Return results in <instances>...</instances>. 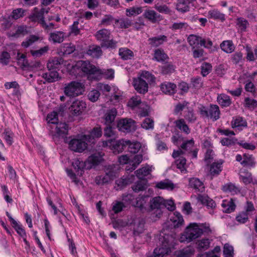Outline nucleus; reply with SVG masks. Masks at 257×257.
I'll return each instance as SVG.
<instances>
[{"label":"nucleus","mask_w":257,"mask_h":257,"mask_svg":"<svg viewBox=\"0 0 257 257\" xmlns=\"http://www.w3.org/2000/svg\"><path fill=\"white\" fill-rule=\"evenodd\" d=\"M143 15L145 18L153 23L162 19L161 16L154 10H147L145 12Z\"/></svg>","instance_id":"obj_26"},{"label":"nucleus","mask_w":257,"mask_h":257,"mask_svg":"<svg viewBox=\"0 0 257 257\" xmlns=\"http://www.w3.org/2000/svg\"><path fill=\"white\" fill-rule=\"evenodd\" d=\"M175 236L174 235L165 234L161 240L162 244L160 247L156 248L153 252L156 257H164L171 251V248L174 247L175 242Z\"/></svg>","instance_id":"obj_3"},{"label":"nucleus","mask_w":257,"mask_h":257,"mask_svg":"<svg viewBox=\"0 0 257 257\" xmlns=\"http://www.w3.org/2000/svg\"><path fill=\"white\" fill-rule=\"evenodd\" d=\"M167 40V37L165 35H160L150 38L148 41L152 47H157L163 44Z\"/></svg>","instance_id":"obj_32"},{"label":"nucleus","mask_w":257,"mask_h":257,"mask_svg":"<svg viewBox=\"0 0 257 257\" xmlns=\"http://www.w3.org/2000/svg\"><path fill=\"white\" fill-rule=\"evenodd\" d=\"M197 244L199 249L206 250L209 247L210 241L208 239L204 238L198 240Z\"/></svg>","instance_id":"obj_64"},{"label":"nucleus","mask_w":257,"mask_h":257,"mask_svg":"<svg viewBox=\"0 0 257 257\" xmlns=\"http://www.w3.org/2000/svg\"><path fill=\"white\" fill-rule=\"evenodd\" d=\"M239 178L240 180L245 184H249L252 181L251 173L245 169L241 170L240 171Z\"/></svg>","instance_id":"obj_42"},{"label":"nucleus","mask_w":257,"mask_h":257,"mask_svg":"<svg viewBox=\"0 0 257 257\" xmlns=\"http://www.w3.org/2000/svg\"><path fill=\"white\" fill-rule=\"evenodd\" d=\"M131 181L130 179L127 178H121L117 179L115 181V184L117 185L116 189H121L128 184L131 183Z\"/></svg>","instance_id":"obj_58"},{"label":"nucleus","mask_w":257,"mask_h":257,"mask_svg":"<svg viewBox=\"0 0 257 257\" xmlns=\"http://www.w3.org/2000/svg\"><path fill=\"white\" fill-rule=\"evenodd\" d=\"M156 187L160 189L172 191L176 187V185L174 184L172 181L169 179H165L157 182L156 183Z\"/></svg>","instance_id":"obj_18"},{"label":"nucleus","mask_w":257,"mask_h":257,"mask_svg":"<svg viewBox=\"0 0 257 257\" xmlns=\"http://www.w3.org/2000/svg\"><path fill=\"white\" fill-rule=\"evenodd\" d=\"M86 107V104L85 102L77 99L72 102L69 109L73 114L79 115L84 111Z\"/></svg>","instance_id":"obj_13"},{"label":"nucleus","mask_w":257,"mask_h":257,"mask_svg":"<svg viewBox=\"0 0 257 257\" xmlns=\"http://www.w3.org/2000/svg\"><path fill=\"white\" fill-rule=\"evenodd\" d=\"M17 57L18 63L21 64L22 66L27 67L30 65L29 63L26 58V55L25 54L18 52Z\"/></svg>","instance_id":"obj_61"},{"label":"nucleus","mask_w":257,"mask_h":257,"mask_svg":"<svg viewBox=\"0 0 257 257\" xmlns=\"http://www.w3.org/2000/svg\"><path fill=\"white\" fill-rule=\"evenodd\" d=\"M138 78L144 79L148 82H153L155 80V77L150 72L147 71H142Z\"/></svg>","instance_id":"obj_60"},{"label":"nucleus","mask_w":257,"mask_h":257,"mask_svg":"<svg viewBox=\"0 0 257 257\" xmlns=\"http://www.w3.org/2000/svg\"><path fill=\"white\" fill-rule=\"evenodd\" d=\"M119 55L123 60H128L131 59L134 53L131 49H119Z\"/></svg>","instance_id":"obj_57"},{"label":"nucleus","mask_w":257,"mask_h":257,"mask_svg":"<svg viewBox=\"0 0 257 257\" xmlns=\"http://www.w3.org/2000/svg\"><path fill=\"white\" fill-rule=\"evenodd\" d=\"M194 147V141L193 139L184 141L181 145V149L187 152L191 151Z\"/></svg>","instance_id":"obj_53"},{"label":"nucleus","mask_w":257,"mask_h":257,"mask_svg":"<svg viewBox=\"0 0 257 257\" xmlns=\"http://www.w3.org/2000/svg\"><path fill=\"white\" fill-rule=\"evenodd\" d=\"M125 142H128L125 144V147L128 146V151L131 153H138L141 147V144L138 142H131L129 140H125Z\"/></svg>","instance_id":"obj_45"},{"label":"nucleus","mask_w":257,"mask_h":257,"mask_svg":"<svg viewBox=\"0 0 257 257\" xmlns=\"http://www.w3.org/2000/svg\"><path fill=\"white\" fill-rule=\"evenodd\" d=\"M236 25L238 30L241 32H245L249 24L247 20L242 17L237 18L236 20Z\"/></svg>","instance_id":"obj_40"},{"label":"nucleus","mask_w":257,"mask_h":257,"mask_svg":"<svg viewBox=\"0 0 257 257\" xmlns=\"http://www.w3.org/2000/svg\"><path fill=\"white\" fill-rule=\"evenodd\" d=\"M153 169H154V168L153 166L146 164L143 167L137 170L135 172V174L138 178L143 179L146 176L150 174Z\"/></svg>","instance_id":"obj_22"},{"label":"nucleus","mask_w":257,"mask_h":257,"mask_svg":"<svg viewBox=\"0 0 257 257\" xmlns=\"http://www.w3.org/2000/svg\"><path fill=\"white\" fill-rule=\"evenodd\" d=\"M168 59V55L161 49H156L154 53V59L158 62H163Z\"/></svg>","instance_id":"obj_51"},{"label":"nucleus","mask_w":257,"mask_h":257,"mask_svg":"<svg viewBox=\"0 0 257 257\" xmlns=\"http://www.w3.org/2000/svg\"><path fill=\"white\" fill-rule=\"evenodd\" d=\"M189 185L191 187L202 192L204 191V183L197 178H193L189 180Z\"/></svg>","instance_id":"obj_33"},{"label":"nucleus","mask_w":257,"mask_h":257,"mask_svg":"<svg viewBox=\"0 0 257 257\" xmlns=\"http://www.w3.org/2000/svg\"><path fill=\"white\" fill-rule=\"evenodd\" d=\"M197 200L202 204L204 205L208 208H214L216 207L215 201L206 195H199L197 197Z\"/></svg>","instance_id":"obj_23"},{"label":"nucleus","mask_w":257,"mask_h":257,"mask_svg":"<svg viewBox=\"0 0 257 257\" xmlns=\"http://www.w3.org/2000/svg\"><path fill=\"white\" fill-rule=\"evenodd\" d=\"M149 196H139L136 198V204H134L135 207L143 209L148 200Z\"/></svg>","instance_id":"obj_56"},{"label":"nucleus","mask_w":257,"mask_h":257,"mask_svg":"<svg viewBox=\"0 0 257 257\" xmlns=\"http://www.w3.org/2000/svg\"><path fill=\"white\" fill-rule=\"evenodd\" d=\"M77 69L82 74L86 75L89 80H96L98 68L92 64L88 61H78L74 67Z\"/></svg>","instance_id":"obj_2"},{"label":"nucleus","mask_w":257,"mask_h":257,"mask_svg":"<svg viewBox=\"0 0 257 257\" xmlns=\"http://www.w3.org/2000/svg\"><path fill=\"white\" fill-rule=\"evenodd\" d=\"M211 232L208 223H191L181 234L179 241L181 242L189 243L200 237L203 233Z\"/></svg>","instance_id":"obj_1"},{"label":"nucleus","mask_w":257,"mask_h":257,"mask_svg":"<svg viewBox=\"0 0 257 257\" xmlns=\"http://www.w3.org/2000/svg\"><path fill=\"white\" fill-rule=\"evenodd\" d=\"M117 127L120 132L130 133L136 130V121L131 118H121L117 121Z\"/></svg>","instance_id":"obj_10"},{"label":"nucleus","mask_w":257,"mask_h":257,"mask_svg":"<svg viewBox=\"0 0 257 257\" xmlns=\"http://www.w3.org/2000/svg\"><path fill=\"white\" fill-rule=\"evenodd\" d=\"M62 59L58 58H53L50 59L47 63V68L49 70H54L59 68L62 65Z\"/></svg>","instance_id":"obj_38"},{"label":"nucleus","mask_w":257,"mask_h":257,"mask_svg":"<svg viewBox=\"0 0 257 257\" xmlns=\"http://www.w3.org/2000/svg\"><path fill=\"white\" fill-rule=\"evenodd\" d=\"M4 139L6 142L7 144L9 145H11L13 143V138L14 136V133L12 131L9 129L6 128L3 133Z\"/></svg>","instance_id":"obj_50"},{"label":"nucleus","mask_w":257,"mask_h":257,"mask_svg":"<svg viewBox=\"0 0 257 257\" xmlns=\"http://www.w3.org/2000/svg\"><path fill=\"white\" fill-rule=\"evenodd\" d=\"M142 161L143 156L142 155H136L134 157L133 160H132V166L131 168L127 169V170H130L131 171H132L133 170H135V169L142 162Z\"/></svg>","instance_id":"obj_62"},{"label":"nucleus","mask_w":257,"mask_h":257,"mask_svg":"<svg viewBox=\"0 0 257 257\" xmlns=\"http://www.w3.org/2000/svg\"><path fill=\"white\" fill-rule=\"evenodd\" d=\"M190 5L185 0H178L176 4V10L181 13H185L189 11Z\"/></svg>","instance_id":"obj_49"},{"label":"nucleus","mask_w":257,"mask_h":257,"mask_svg":"<svg viewBox=\"0 0 257 257\" xmlns=\"http://www.w3.org/2000/svg\"><path fill=\"white\" fill-rule=\"evenodd\" d=\"M133 85L135 89L140 93H145L148 91V84L144 79L137 78L133 80Z\"/></svg>","instance_id":"obj_16"},{"label":"nucleus","mask_w":257,"mask_h":257,"mask_svg":"<svg viewBox=\"0 0 257 257\" xmlns=\"http://www.w3.org/2000/svg\"><path fill=\"white\" fill-rule=\"evenodd\" d=\"M217 100L219 104L223 107L228 106L231 103L230 97L225 94H220L218 95Z\"/></svg>","instance_id":"obj_44"},{"label":"nucleus","mask_w":257,"mask_h":257,"mask_svg":"<svg viewBox=\"0 0 257 257\" xmlns=\"http://www.w3.org/2000/svg\"><path fill=\"white\" fill-rule=\"evenodd\" d=\"M117 114V111L115 108H112L108 110L104 115L105 123L110 125L113 122Z\"/></svg>","instance_id":"obj_41"},{"label":"nucleus","mask_w":257,"mask_h":257,"mask_svg":"<svg viewBox=\"0 0 257 257\" xmlns=\"http://www.w3.org/2000/svg\"><path fill=\"white\" fill-rule=\"evenodd\" d=\"M102 135V131L100 127H94L89 135H86L89 138L88 142L90 145L94 144L95 139L100 138Z\"/></svg>","instance_id":"obj_31"},{"label":"nucleus","mask_w":257,"mask_h":257,"mask_svg":"<svg viewBox=\"0 0 257 257\" xmlns=\"http://www.w3.org/2000/svg\"><path fill=\"white\" fill-rule=\"evenodd\" d=\"M212 66L209 63H203L201 67V74L203 76H207L212 70Z\"/></svg>","instance_id":"obj_63"},{"label":"nucleus","mask_w":257,"mask_h":257,"mask_svg":"<svg viewBox=\"0 0 257 257\" xmlns=\"http://www.w3.org/2000/svg\"><path fill=\"white\" fill-rule=\"evenodd\" d=\"M143 12L141 7H132L126 10V15L127 17L136 16Z\"/></svg>","instance_id":"obj_59"},{"label":"nucleus","mask_w":257,"mask_h":257,"mask_svg":"<svg viewBox=\"0 0 257 257\" xmlns=\"http://www.w3.org/2000/svg\"><path fill=\"white\" fill-rule=\"evenodd\" d=\"M89 138L86 135L78 136L72 139L69 143L70 149L75 152L81 153L87 148Z\"/></svg>","instance_id":"obj_6"},{"label":"nucleus","mask_w":257,"mask_h":257,"mask_svg":"<svg viewBox=\"0 0 257 257\" xmlns=\"http://www.w3.org/2000/svg\"><path fill=\"white\" fill-rule=\"evenodd\" d=\"M41 40V38L39 36L31 35L27 37L25 40L22 42V46L25 48H28Z\"/></svg>","instance_id":"obj_28"},{"label":"nucleus","mask_w":257,"mask_h":257,"mask_svg":"<svg viewBox=\"0 0 257 257\" xmlns=\"http://www.w3.org/2000/svg\"><path fill=\"white\" fill-rule=\"evenodd\" d=\"M64 33L62 31H55L50 34L49 40L54 43H61L64 40Z\"/></svg>","instance_id":"obj_34"},{"label":"nucleus","mask_w":257,"mask_h":257,"mask_svg":"<svg viewBox=\"0 0 257 257\" xmlns=\"http://www.w3.org/2000/svg\"><path fill=\"white\" fill-rule=\"evenodd\" d=\"M244 106L251 110L257 111V101L255 99L246 97L244 99Z\"/></svg>","instance_id":"obj_52"},{"label":"nucleus","mask_w":257,"mask_h":257,"mask_svg":"<svg viewBox=\"0 0 257 257\" xmlns=\"http://www.w3.org/2000/svg\"><path fill=\"white\" fill-rule=\"evenodd\" d=\"M176 85L174 83L164 82L160 85L161 90L164 93L169 95L174 94L176 91Z\"/></svg>","instance_id":"obj_21"},{"label":"nucleus","mask_w":257,"mask_h":257,"mask_svg":"<svg viewBox=\"0 0 257 257\" xmlns=\"http://www.w3.org/2000/svg\"><path fill=\"white\" fill-rule=\"evenodd\" d=\"M114 70L112 69H101L98 68L97 76L95 77L96 78V80H99L103 77L106 79H111L114 77Z\"/></svg>","instance_id":"obj_24"},{"label":"nucleus","mask_w":257,"mask_h":257,"mask_svg":"<svg viewBox=\"0 0 257 257\" xmlns=\"http://www.w3.org/2000/svg\"><path fill=\"white\" fill-rule=\"evenodd\" d=\"M183 152L182 150L174 151L173 153L172 156L176 159L175 163L178 169H179L182 173H186V160L182 156Z\"/></svg>","instance_id":"obj_12"},{"label":"nucleus","mask_w":257,"mask_h":257,"mask_svg":"<svg viewBox=\"0 0 257 257\" xmlns=\"http://www.w3.org/2000/svg\"><path fill=\"white\" fill-rule=\"evenodd\" d=\"M127 142L123 139L119 140L110 139L105 141H102L101 142V147L102 148H108L114 154H117L122 152L125 147V144Z\"/></svg>","instance_id":"obj_7"},{"label":"nucleus","mask_w":257,"mask_h":257,"mask_svg":"<svg viewBox=\"0 0 257 257\" xmlns=\"http://www.w3.org/2000/svg\"><path fill=\"white\" fill-rule=\"evenodd\" d=\"M222 170V162H214L209 166L208 175L212 178L218 176Z\"/></svg>","instance_id":"obj_20"},{"label":"nucleus","mask_w":257,"mask_h":257,"mask_svg":"<svg viewBox=\"0 0 257 257\" xmlns=\"http://www.w3.org/2000/svg\"><path fill=\"white\" fill-rule=\"evenodd\" d=\"M148 187L147 181L145 179H141L135 183L132 187L133 190L136 192H138L141 191H143L147 189Z\"/></svg>","instance_id":"obj_47"},{"label":"nucleus","mask_w":257,"mask_h":257,"mask_svg":"<svg viewBox=\"0 0 257 257\" xmlns=\"http://www.w3.org/2000/svg\"><path fill=\"white\" fill-rule=\"evenodd\" d=\"M45 12L47 13L48 11H45L44 8H42L40 10H39L38 8H35L34 9V13L30 18L32 21L38 22L41 24L42 26H44V25H46L44 17Z\"/></svg>","instance_id":"obj_14"},{"label":"nucleus","mask_w":257,"mask_h":257,"mask_svg":"<svg viewBox=\"0 0 257 257\" xmlns=\"http://www.w3.org/2000/svg\"><path fill=\"white\" fill-rule=\"evenodd\" d=\"M232 128H236L239 131H241L247 126V123L245 119L240 116H235L232 118L231 121Z\"/></svg>","instance_id":"obj_17"},{"label":"nucleus","mask_w":257,"mask_h":257,"mask_svg":"<svg viewBox=\"0 0 257 257\" xmlns=\"http://www.w3.org/2000/svg\"><path fill=\"white\" fill-rule=\"evenodd\" d=\"M42 77L48 82L58 81L59 78L58 73L55 70H49L48 72L43 74Z\"/></svg>","instance_id":"obj_35"},{"label":"nucleus","mask_w":257,"mask_h":257,"mask_svg":"<svg viewBox=\"0 0 257 257\" xmlns=\"http://www.w3.org/2000/svg\"><path fill=\"white\" fill-rule=\"evenodd\" d=\"M255 162L251 155L244 154L243 156V160L241 165L244 167H254Z\"/></svg>","instance_id":"obj_46"},{"label":"nucleus","mask_w":257,"mask_h":257,"mask_svg":"<svg viewBox=\"0 0 257 257\" xmlns=\"http://www.w3.org/2000/svg\"><path fill=\"white\" fill-rule=\"evenodd\" d=\"M174 123L176 127L179 129L182 132L188 135L190 133V129L188 125L186 124L185 120L183 118L176 120Z\"/></svg>","instance_id":"obj_37"},{"label":"nucleus","mask_w":257,"mask_h":257,"mask_svg":"<svg viewBox=\"0 0 257 257\" xmlns=\"http://www.w3.org/2000/svg\"><path fill=\"white\" fill-rule=\"evenodd\" d=\"M28 33L27 27L26 26H19L16 27L13 31L8 33L9 37L18 38L26 35Z\"/></svg>","instance_id":"obj_19"},{"label":"nucleus","mask_w":257,"mask_h":257,"mask_svg":"<svg viewBox=\"0 0 257 257\" xmlns=\"http://www.w3.org/2000/svg\"><path fill=\"white\" fill-rule=\"evenodd\" d=\"M110 36V31L105 29L98 31L95 34L96 39L103 42L107 48H113L116 47V42L113 40H109Z\"/></svg>","instance_id":"obj_9"},{"label":"nucleus","mask_w":257,"mask_h":257,"mask_svg":"<svg viewBox=\"0 0 257 257\" xmlns=\"http://www.w3.org/2000/svg\"><path fill=\"white\" fill-rule=\"evenodd\" d=\"M223 254L224 257H234L233 247L228 243H225L223 246Z\"/></svg>","instance_id":"obj_55"},{"label":"nucleus","mask_w":257,"mask_h":257,"mask_svg":"<svg viewBox=\"0 0 257 257\" xmlns=\"http://www.w3.org/2000/svg\"><path fill=\"white\" fill-rule=\"evenodd\" d=\"M154 8L160 13L167 15L171 14L172 11L166 5L157 4L155 5Z\"/></svg>","instance_id":"obj_54"},{"label":"nucleus","mask_w":257,"mask_h":257,"mask_svg":"<svg viewBox=\"0 0 257 257\" xmlns=\"http://www.w3.org/2000/svg\"><path fill=\"white\" fill-rule=\"evenodd\" d=\"M221 206L222 207V211L226 213H230L233 211L235 208V205L232 202V199L230 201L223 200L221 203Z\"/></svg>","instance_id":"obj_39"},{"label":"nucleus","mask_w":257,"mask_h":257,"mask_svg":"<svg viewBox=\"0 0 257 257\" xmlns=\"http://www.w3.org/2000/svg\"><path fill=\"white\" fill-rule=\"evenodd\" d=\"M170 220L172 225L175 227H178L182 225L184 222V219L182 215L178 212L175 211L170 217Z\"/></svg>","instance_id":"obj_30"},{"label":"nucleus","mask_w":257,"mask_h":257,"mask_svg":"<svg viewBox=\"0 0 257 257\" xmlns=\"http://www.w3.org/2000/svg\"><path fill=\"white\" fill-rule=\"evenodd\" d=\"M222 190L224 192L229 193L231 195L237 194L240 192V188L231 183L224 184L222 187Z\"/></svg>","instance_id":"obj_29"},{"label":"nucleus","mask_w":257,"mask_h":257,"mask_svg":"<svg viewBox=\"0 0 257 257\" xmlns=\"http://www.w3.org/2000/svg\"><path fill=\"white\" fill-rule=\"evenodd\" d=\"M56 125V132L54 136L64 137L65 136L68 131V125L66 123H57Z\"/></svg>","instance_id":"obj_27"},{"label":"nucleus","mask_w":257,"mask_h":257,"mask_svg":"<svg viewBox=\"0 0 257 257\" xmlns=\"http://www.w3.org/2000/svg\"><path fill=\"white\" fill-rule=\"evenodd\" d=\"M84 84L77 81H73L66 84L64 88L65 94L70 97L81 95L84 92Z\"/></svg>","instance_id":"obj_5"},{"label":"nucleus","mask_w":257,"mask_h":257,"mask_svg":"<svg viewBox=\"0 0 257 257\" xmlns=\"http://www.w3.org/2000/svg\"><path fill=\"white\" fill-rule=\"evenodd\" d=\"M12 220L13 221V227L14 228L17 233L22 237L27 236L26 232L23 225L17 222L15 219H13Z\"/></svg>","instance_id":"obj_48"},{"label":"nucleus","mask_w":257,"mask_h":257,"mask_svg":"<svg viewBox=\"0 0 257 257\" xmlns=\"http://www.w3.org/2000/svg\"><path fill=\"white\" fill-rule=\"evenodd\" d=\"M86 162L81 160L80 159H74L72 162V165L77 173L78 175H82L84 172V169L86 166Z\"/></svg>","instance_id":"obj_25"},{"label":"nucleus","mask_w":257,"mask_h":257,"mask_svg":"<svg viewBox=\"0 0 257 257\" xmlns=\"http://www.w3.org/2000/svg\"><path fill=\"white\" fill-rule=\"evenodd\" d=\"M200 112L203 116L210 117L213 121L217 120L220 117V110L217 105L211 104L209 109L202 106L200 108Z\"/></svg>","instance_id":"obj_11"},{"label":"nucleus","mask_w":257,"mask_h":257,"mask_svg":"<svg viewBox=\"0 0 257 257\" xmlns=\"http://www.w3.org/2000/svg\"><path fill=\"white\" fill-rule=\"evenodd\" d=\"M164 199L158 196L153 198L150 202V213L151 219L155 221L157 219L161 217L164 209Z\"/></svg>","instance_id":"obj_4"},{"label":"nucleus","mask_w":257,"mask_h":257,"mask_svg":"<svg viewBox=\"0 0 257 257\" xmlns=\"http://www.w3.org/2000/svg\"><path fill=\"white\" fill-rule=\"evenodd\" d=\"M187 40L192 48H199L202 46L205 48H209L213 45V43L210 39L202 38L195 35H189Z\"/></svg>","instance_id":"obj_8"},{"label":"nucleus","mask_w":257,"mask_h":257,"mask_svg":"<svg viewBox=\"0 0 257 257\" xmlns=\"http://www.w3.org/2000/svg\"><path fill=\"white\" fill-rule=\"evenodd\" d=\"M104 153L102 152H96L89 156L86 161V163H88L89 166L87 168H91L93 166L98 165L103 160V156Z\"/></svg>","instance_id":"obj_15"},{"label":"nucleus","mask_w":257,"mask_h":257,"mask_svg":"<svg viewBox=\"0 0 257 257\" xmlns=\"http://www.w3.org/2000/svg\"><path fill=\"white\" fill-rule=\"evenodd\" d=\"M115 24L120 29H127L133 25V22L128 18H121L115 20Z\"/></svg>","instance_id":"obj_36"},{"label":"nucleus","mask_w":257,"mask_h":257,"mask_svg":"<svg viewBox=\"0 0 257 257\" xmlns=\"http://www.w3.org/2000/svg\"><path fill=\"white\" fill-rule=\"evenodd\" d=\"M208 16L209 18L216 20H220L223 22L225 20V15L220 13L217 10H210L208 13Z\"/></svg>","instance_id":"obj_43"}]
</instances>
